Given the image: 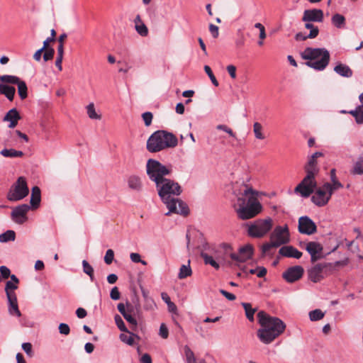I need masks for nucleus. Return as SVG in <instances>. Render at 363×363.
<instances>
[{
    "instance_id": "nucleus-1",
    "label": "nucleus",
    "mask_w": 363,
    "mask_h": 363,
    "mask_svg": "<svg viewBox=\"0 0 363 363\" xmlns=\"http://www.w3.org/2000/svg\"><path fill=\"white\" fill-rule=\"evenodd\" d=\"M212 253L222 269L226 267H238L243 272H267V269L262 267H253L251 261L253 255V247L247 244L239 248L238 252H234L232 247L228 244H223L218 247L212 245Z\"/></svg>"
},
{
    "instance_id": "nucleus-2",
    "label": "nucleus",
    "mask_w": 363,
    "mask_h": 363,
    "mask_svg": "<svg viewBox=\"0 0 363 363\" xmlns=\"http://www.w3.org/2000/svg\"><path fill=\"white\" fill-rule=\"evenodd\" d=\"M155 186L162 201L169 209L166 216L171 213L186 216L189 213L187 205L177 198L182 193V188L177 182L167 178Z\"/></svg>"
},
{
    "instance_id": "nucleus-3",
    "label": "nucleus",
    "mask_w": 363,
    "mask_h": 363,
    "mask_svg": "<svg viewBox=\"0 0 363 363\" xmlns=\"http://www.w3.org/2000/svg\"><path fill=\"white\" fill-rule=\"evenodd\" d=\"M237 201L233 206L241 220H247L255 217L262 209V206L257 199V191L251 187L245 186L242 192L237 194Z\"/></svg>"
},
{
    "instance_id": "nucleus-4",
    "label": "nucleus",
    "mask_w": 363,
    "mask_h": 363,
    "mask_svg": "<svg viewBox=\"0 0 363 363\" xmlns=\"http://www.w3.org/2000/svg\"><path fill=\"white\" fill-rule=\"evenodd\" d=\"M257 317L261 326L257 331V336L264 344L272 342L286 329V324L281 319L271 316L264 311L258 312Z\"/></svg>"
},
{
    "instance_id": "nucleus-5",
    "label": "nucleus",
    "mask_w": 363,
    "mask_h": 363,
    "mask_svg": "<svg viewBox=\"0 0 363 363\" xmlns=\"http://www.w3.org/2000/svg\"><path fill=\"white\" fill-rule=\"evenodd\" d=\"M301 57L307 60L306 65L317 71H323L328 65L330 59L329 51L325 48H306L301 53Z\"/></svg>"
},
{
    "instance_id": "nucleus-6",
    "label": "nucleus",
    "mask_w": 363,
    "mask_h": 363,
    "mask_svg": "<svg viewBox=\"0 0 363 363\" xmlns=\"http://www.w3.org/2000/svg\"><path fill=\"white\" fill-rule=\"evenodd\" d=\"M177 138L166 130H157L153 133L147 141V149L150 152L172 148L177 145Z\"/></svg>"
},
{
    "instance_id": "nucleus-7",
    "label": "nucleus",
    "mask_w": 363,
    "mask_h": 363,
    "mask_svg": "<svg viewBox=\"0 0 363 363\" xmlns=\"http://www.w3.org/2000/svg\"><path fill=\"white\" fill-rule=\"evenodd\" d=\"M146 172L149 179L157 185L167 179L165 177L171 173V169L159 161L150 159L147 162Z\"/></svg>"
},
{
    "instance_id": "nucleus-8",
    "label": "nucleus",
    "mask_w": 363,
    "mask_h": 363,
    "mask_svg": "<svg viewBox=\"0 0 363 363\" xmlns=\"http://www.w3.org/2000/svg\"><path fill=\"white\" fill-rule=\"evenodd\" d=\"M273 227L271 218L258 219L247 225L248 235L252 238H262L266 235Z\"/></svg>"
},
{
    "instance_id": "nucleus-9",
    "label": "nucleus",
    "mask_w": 363,
    "mask_h": 363,
    "mask_svg": "<svg viewBox=\"0 0 363 363\" xmlns=\"http://www.w3.org/2000/svg\"><path fill=\"white\" fill-rule=\"evenodd\" d=\"M29 194L26 179L19 177L11 186L6 198L10 201H18L23 199Z\"/></svg>"
},
{
    "instance_id": "nucleus-10",
    "label": "nucleus",
    "mask_w": 363,
    "mask_h": 363,
    "mask_svg": "<svg viewBox=\"0 0 363 363\" xmlns=\"http://www.w3.org/2000/svg\"><path fill=\"white\" fill-rule=\"evenodd\" d=\"M316 176L306 174L301 182L295 187L294 193L303 198L309 197L317 187Z\"/></svg>"
},
{
    "instance_id": "nucleus-11",
    "label": "nucleus",
    "mask_w": 363,
    "mask_h": 363,
    "mask_svg": "<svg viewBox=\"0 0 363 363\" xmlns=\"http://www.w3.org/2000/svg\"><path fill=\"white\" fill-rule=\"evenodd\" d=\"M350 263L349 258L345 257L343 259L334 262H322L317 264L311 272H328L331 271L343 270Z\"/></svg>"
},
{
    "instance_id": "nucleus-12",
    "label": "nucleus",
    "mask_w": 363,
    "mask_h": 363,
    "mask_svg": "<svg viewBox=\"0 0 363 363\" xmlns=\"http://www.w3.org/2000/svg\"><path fill=\"white\" fill-rule=\"evenodd\" d=\"M270 240L275 244V247L288 243L290 236L287 225L275 227L270 235Z\"/></svg>"
},
{
    "instance_id": "nucleus-13",
    "label": "nucleus",
    "mask_w": 363,
    "mask_h": 363,
    "mask_svg": "<svg viewBox=\"0 0 363 363\" xmlns=\"http://www.w3.org/2000/svg\"><path fill=\"white\" fill-rule=\"evenodd\" d=\"M213 250L211 244L203 243L201 247V257L203 258L205 264L210 265L214 270L222 269L211 252Z\"/></svg>"
},
{
    "instance_id": "nucleus-14",
    "label": "nucleus",
    "mask_w": 363,
    "mask_h": 363,
    "mask_svg": "<svg viewBox=\"0 0 363 363\" xmlns=\"http://www.w3.org/2000/svg\"><path fill=\"white\" fill-rule=\"evenodd\" d=\"M311 196V201L317 206H325L330 200L331 195L329 191L325 189L324 184L319 188L315 189Z\"/></svg>"
},
{
    "instance_id": "nucleus-15",
    "label": "nucleus",
    "mask_w": 363,
    "mask_h": 363,
    "mask_svg": "<svg viewBox=\"0 0 363 363\" xmlns=\"http://www.w3.org/2000/svg\"><path fill=\"white\" fill-rule=\"evenodd\" d=\"M323 157L321 152H315L308 157L307 162L304 165V170L306 174L317 176L320 172L318 166V159Z\"/></svg>"
},
{
    "instance_id": "nucleus-16",
    "label": "nucleus",
    "mask_w": 363,
    "mask_h": 363,
    "mask_svg": "<svg viewBox=\"0 0 363 363\" xmlns=\"http://www.w3.org/2000/svg\"><path fill=\"white\" fill-rule=\"evenodd\" d=\"M30 209L28 204L19 205L13 209L11 217L16 223L21 225L28 220L27 213Z\"/></svg>"
},
{
    "instance_id": "nucleus-17",
    "label": "nucleus",
    "mask_w": 363,
    "mask_h": 363,
    "mask_svg": "<svg viewBox=\"0 0 363 363\" xmlns=\"http://www.w3.org/2000/svg\"><path fill=\"white\" fill-rule=\"evenodd\" d=\"M298 231L305 235H313L317 231L315 223L308 216H301L298 219Z\"/></svg>"
},
{
    "instance_id": "nucleus-18",
    "label": "nucleus",
    "mask_w": 363,
    "mask_h": 363,
    "mask_svg": "<svg viewBox=\"0 0 363 363\" xmlns=\"http://www.w3.org/2000/svg\"><path fill=\"white\" fill-rule=\"evenodd\" d=\"M323 11L318 9L305 10L302 17L303 21L321 23L323 21Z\"/></svg>"
},
{
    "instance_id": "nucleus-19",
    "label": "nucleus",
    "mask_w": 363,
    "mask_h": 363,
    "mask_svg": "<svg viewBox=\"0 0 363 363\" xmlns=\"http://www.w3.org/2000/svg\"><path fill=\"white\" fill-rule=\"evenodd\" d=\"M306 250L311 256L313 262L316 261L321 255L323 247L317 242H309L306 247Z\"/></svg>"
},
{
    "instance_id": "nucleus-20",
    "label": "nucleus",
    "mask_w": 363,
    "mask_h": 363,
    "mask_svg": "<svg viewBox=\"0 0 363 363\" xmlns=\"http://www.w3.org/2000/svg\"><path fill=\"white\" fill-rule=\"evenodd\" d=\"M280 255L286 257H292L299 259L302 256V252L291 245H285L279 249Z\"/></svg>"
},
{
    "instance_id": "nucleus-21",
    "label": "nucleus",
    "mask_w": 363,
    "mask_h": 363,
    "mask_svg": "<svg viewBox=\"0 0 363 363\" xmlns=\"http://www.w3.org/2000/svg\"><path fill=\"white\" fill-rule=\"evenodd\" d=\"M7 298L9 301V311L10 314L12 315H16L18 317H20L21 315V313L18 309L16 294L8 292Z\"/></svg>"
},
{
    "instance_id": "nucleus-22",
    "label": "nucleus",
    "mask_w": 363,
    "mask_h": 363,
    "mask_svg": "<svg viewBox=\"0 0 363 363\" xmlns=\"http://www.w3.org/2000/svg\"><path fill=\"white\" fill-rule=\"evenodd\" d=\"M19 119L20 115L16 108L11 109L4 118V121L10 122L9 125L10 128H15Z\"/></svg>"
},
{
    "instance_id": "nucleus-23",
    "label": "nucleus",
    "mask_w": 363,
    "mask_h": 363,
    "mask_svg": "<svg viewBox=\"0 0 363 363\" xmlns=\"http://www.w3.org/2000/svg\"><path fill=\"white\" fill-rule=\"evenodd\" d=\"M350 172L352 175L363 174V155H359L352 163Z\"/></svg>"
},
{
    "instance_id": "nucleus-24",
    "label": "nucleus",
    "mask_w": 363,
    "mask_h": 363,
    "mask_svg": "<svg viewBox=\"0 0 363 363\" xmlns=\"http://www.w3.org/2000/svg\"><path fill=\"white\" fill-rule=\"evenodd\" d=\"M252 131L255 139L264 140L267 138V133L264 126L259 122H255L252 125Z\"/></svg>"
},
{
    "instance_id": "nucleus-25",
    "label": "nucleus",
    "mask_w": 363,
    "mask_h": 363,
    "mask_svg": "<svg viewBox=\"0 0 363 363\" xmlns=\"http://www.w3.org/2000/svg\"><path fill=\"white\" fill-rule=\"evenodd\" d=\"M134 23H135V28L137 33L143 36H147L148 34V29L145 24L142 21L140 16L137 15L136 17L134 19Z\"/></svg>"
},
{
    "instance_id": "nucleus-26",
    "label": "nucleus",
    "mask_w": 363,
    "mask_h": 363,
    "mask_svg": "<svg viewBox=\"0 0 363 363\" xmlns=\"http://www.w3.org/2000/svg\"><path fill=\"white\" fill-rule=\"evenodd\" d=\"M41 199L40 189L38 186H33L31 189L30 205L33 209L38 208Z\"/></svg>"
},
{
    "instance_id": "nucleus-27",
    "label": "nucleus",
    "mask_w": 363,
    "mask_h": 363,
    "mask_svg": "<svg viewBox=\"0 0 363 363\" xmlns=\"http://www.w3.org/2000/svg\"><path fill=\"white\" fill-rule=\"evenodd\" d=\"M334 71L340 76L347 78L351 77L353 74L352 70L350 67L342 63H338L334 67Z\"/></svg>"
},
{
    "instance_id": "nucleus-28",
    "label": "nucleus",
    "mask_w": 363,
    "mask_h": 363,
    "mask_svg": "<svg viewBox=\"0 0 363 363\" xmlns=\"http://www.w3.org/2000/svg\"><path fill=\"white\" fill-rule=\"evenodd\" d=\"M128 185L132 190L140 191L143 188V183L139 177L132 175L128 178Z\"/></svg>"
},
{
    "instance_id": "nucleus-29",
    "label": "nucleus",
    "mask_w": 363,
    "mask_h": 363,
    "mask_svg": "<svg viewBox=\"0 0 363 363\" xmlns=\"http://www.w3.org/2000/svg\"><path fill=\"white\" fill-rule=\"evenodd\" d=\"M16 89L4 84H0V94L4 95L10 101L13 100Z\"/></svg>"
},
{
    "instance_id": "nucleus-30",
    "label": "nucleus",
    "mask_w": 363,
    "mask_h": 363,
    "mask_svg": "<svg viewBox=\"0 0 363 363\" xmlns=\"http://www.w3.org/2000/svg\"><path fill=\"white\" fill-rule=\"evenodd\" d=\"M86 113L90 119L92 120H101V115L98 113L96 110L95 105L94 103L89 104L86 107Z\"/></svg>"
},
{
    "instance_id": "nucleus-31",
    "label": "nucleus",
    "mask_w": 363,
    "mask_h": 363,
    "mask_svg": "<svg viewBox=\"0 0 363 363\" xmlns=\"http://www.w3.org/2000/svg\"><path fill=\"white\" fill-rule=\"evenodd\" d=\"M332 23L337 28H343L345 26V18L344 16L335 13L332 16Z\"/></svg>"
},
{
    "instance_id": "nucleus-32",
    "label": "nucleus",
    "mask_w": 363,
    "mask_h": 363,
    "mask_svg": "<svg viewBox=\"0 0 363 363\" xmlns=\"http://www.w3.org/2000/svg\"><path fill=\"white\" fill-rule=\"evenodd\" d=\"M1 155L5 157H21L23 156V152L20 150L14 149H3L1 151Z\"/></svg>"
},
{
    "instance_id": "nucleus-33",
    "label": "nucleus",
    "mask_w": 363,
    "mask_h": 363,
    "mask_svg": "<svg viewBox=\"0 0 363 363\" xmlns=\"http://www.w3.org/2000/svg\"><path fill=\"white\" fill-rule=\"evenodd\" d=\"M349 113L354 117L357 123H363V106H358L355 110L350 111Z\"/></svg>"
},
{
    "instance_id": "nucleus-34",
    "label": "nucleus",
    "mask_w": 363,
    "mask_h": 363,
    "mask_svg": "<svg viewBox=\"0 0 363 363\" xmlns=\"http://www.w3.org/2000/svg\"><path fill=\"white\" fill-rule=\"evenodd\" d=\"M242 306H243L245 312V315L247 318L250 321H254V314L257 311V308H253L252 305L249 303H242Z\"/></svg>"
},
{
    "instance_id": "nucleus-35",
    "label": "nucleus",
    "mask_w": 363,
    "mask_h": 363,
    "mask_svg": "<svg viewBox=\"0 0 363 363\" xmlns=\"http://www.w3.org/2000/svg\"><path fill=\"white\" fill-rule=\"evenodd\" d=\"M324 187L329 191V194L332 196L335 191L342 188V184L338 180H335V182H331V183H325Z\"/></svg>"
},
{
    "instance_id": "nucleus-36",
    "label": "nucleus",
    "mask_w": 363,
    "mask_h": 363,
    "mask_svg": "<svg viewBox=\"0 0 363 363\" xmlns=\"http://www.w3.org/2000/svg\"><path fill=\"white\" fill-rule=\"evenodd\" d=\"M18 86V94L20 98L23 100L28 97V87L26 82L21 80L17 84Z\"/></svg>"
},
{
    "instance_id": "nucleus-37",
    "label": "nucleus",
    "mask_w": 363,
    "mask_h": 363,
    "mask_svg": "<svg viewBox=\"0 0 363 363\" xmlns=\"http://www.w3.org/2000/svg\"><path fill=\"white\" fill-rule=\"evenodd\" d=\"M305 22V28L306 29L310 30V33L308 35V38L313 39L318 36L319 30L318 28L314 26L310 21H304Z\"/></svg>"
},
{
    "instance_id": "nucleus-38",
    "label": "nucleus",
    "mask_w": 363,
    "mask_h": 363,
    "mask_svg": "<svg viewBox=\"0 0 363 363\" xmlns=\"http://www.w3.org/2000/svg\"><path fill=\"white\" fill-rule=\"evenodd\" d=\"M16 238V233L13 230H9L0 235V242H6L8 241H13Z\"/></svg>"
},
{
    "instance_id": "nucleus-39",
    "label": "nucleus",
    "mask_w": 363,
    "mask_h": 363,
    "mask_svg": "<svg viewBox=\"0 0 363 363\" xmlns=\"http://www.w3.org/2000/svg\"><path fill=\"white\" fill-rule=\"evenodd\" d=\"M0 80L4 83L17 84L21 79L13 75H3L0 77Z\"/></svg>"
},
{
    "instance_id": "nucleus-40",
    "label": "nucleus",
    "mask_w": 363,
    "mask_h": 363,
    "mask_svg": "<svg viewBox=\"0 0 363 363\" xmlns=\"http://www.w3.org/2000/svg\"><path fill=\"white\" fill-rule=\"evenodd\" d=\"M302 275L303 274H282L283 279L289 283L299 280Z\"/></svg>"
},
{
    "instance_id": "nucleus-41",
    "label": "nucleus",
    "mask_w": 363,
    "mask_h": 363,
    "mask_svg": "<svg viewBox=\"0 0 363 363\" xmlns=\"http://www.w3.org/2000/svg\"><path fill=\"white\" fill-rule=\"evenodd\" d=\"M311 320L316 321L321 320L324 317V313L320 309H315L309 313Z\"/></svg>"
},
{
    "instance_id": "nucleus-42",
    "label": "nucleus",
    "mask_w": 363,
    "mask_h": 363,
    "mask_svg": "<svg viewBox=\"0 0 363 363\" xmlns=\"http://www.w3.org/2000/svg\"><path fill=\"white\" fill-rule=\"evenodd\" d=\"M184 353L186 358L187 363H195L196 360L193 351L186 345L184 347Z\"/></svg>"
},
{
    "instance_id": "nucleus-43",
    "label": "nucleus",
    "mask_w": 363,
    "mask_h": 363,
    "mask_svg": "<svg viewBox=\"0 0 363 363\" xmlns=\"http://www.w3.org/2000/svg\"><path fill=\"white\" fill-rule=\"evenodd\" d=\"M204 70H205L206 73L207 74V75L209 77L212 84L214 86H218L219 85L218 82L216 79V77L214 76L211 67L208 65H205Z\"/></svg>"
},
{
    "instance_id": "nucleus-44",
    "label": "nucleus",
    "mask_w": 363,
    "mask_h": 363,
    "mask_svg": "<svg viewBox=\"0 0 363 363\" xmlns=\"http://www.w3.org/2000/svg\"><path fill=\"white\" fill-rule=\"evenodd\" d=\"M115 321H116V325L118 326V328H119L120 330L123 331V332H128L127 328L125 325L123 320H122V318H121L120 315H116L115 316Z\"/></svg>"
},
{
    "instance_id": "nucleus-45",
    "label": "nucleus",
    "mask_w": 363,
    "mask_h": 363,
    "mask_svg": "<svg viewBox=\"0 0 363 363\" xmlns=\"http://www.w3.org/2000/svg\"><path fill=\"white\" fill-rule=\"evenodd\" d=\"M114 259V252L113 250L109 249L106 251L104 256V262L106 264H111Z\"/></svg>"
},
{
    "instance_id": "nucleus-46",
    "label": "nucleus",
    "mask_w": 363,
    "mask_h": 363,
    "mask_svg": "<svg viewBox=\"0 0 363 363\" xmlns=\"http://www.w3.org/2000/svg\"><path fill=\"white\" fill-rule=\"evenodd\" d=\"M255 27L258 28L259 30V38L260 40H264L267 37L266 30L264 26L261 23H256Z\"/></svg>"
},
{
    "instance_id": "nucleus-47",
    "label": "nucleus",
    "mask_w": 363,
    "mask_h": 363,
    "mask_svg": "<svg viewBox=\"0 0 363 363\" xmlns=\"http://www.w3.org/2000/svg\"><path fill=\"white\" fill-rule=\"evenodd\" d=\"M130 258L133 262H135V263L140 262L144 265L147 264V262L145 260L141 259V257L138 253H136V252L130 253Z\"/></svg>"
},
{
    "instance_id": "nucleus-48",
    "label": "nucleus",
    "mask_w": 363,
    "mask_h": 363,
    "mask_svg": "<svg viewBox=\"0 0 363 363\" xmlns=\"http://www.w3.org/2000/svg\"><path fill=\"white\" fill-rule=\"evenodd\" d=\"M274 247H276L275 244L273 243V242L270 240L269 242L264 243L262 246V254H268V253H269L271 249L274 248Z\"/></svg>"
},
{
    "instance_id": "nucleus-49",
    "label": "nucleus",
    "mask_w": 363,
    "mask_h": 363,
    "mask_svg": "<svg viewBox=\"0 0 363 363\" xmlns=\"http://www.w3.org/2000/svg\"><path fill=\"white\" fill-rule=\"evenodd\" d=\"M142 117L146 126L151 125L153 118L152 113L151 112H145L143 113Z\"/></svg>"
},
{
    "instance_id": "nucleus-50",
    "label": "nucleus",
    "mask_w": 363,
    "mask_h": 363,
    "mask_svg": "<svg viewBox=\"0 0 363 363\" xmlns=\"http://www.w3.org/2000/svg\"><path fill=\"white\" fill-rule=\"evenodd\" d=\"M17 284L13 283L12 281H8L6 282V288H5V290H6V296H8V292L9 293H14L13 290H15L16 289H17Z\"/></svg>"
},
{
    "instance_id": "nucleus-51",
    "label": "nucleus",
    "mask_w": 363,
    "mask_h": 363,
    "mask_svg": "<svg viewBox=\"0 0 363 363\" xmlns=\"http://www.w3.org/2000/svg\"><path fill=\"white\" fill-rule=\"evenodd\" d=\"M58 328L60 333L62 335H67L70 333V328L66 323H60Z\"/></svg>"
},
{
    "instance_id": "nucleus-52",
    "label": "nucleus",
    "mask_w": 363,
    "mask_h": 363,
    "mask_svg": "<svg viewBox=\"0 0 363 363\" xmlns=\"http://www.w3.org/2000/svg\"><path fill=\"white\" fill-rule=\"evenodd\" d=\"M160 335L164 339H167L169 336V330L164 323H162L160 327Z\"/></svg>"
},
{
    "instance_id": "nucleus-53",
    "label": "nucleus",
    "mask_w": 363,
    "mask_h": 363,
    "mask_svg": "<svg viewBox=\"0 0 363 363\" xmlns=\"http://www.w3.org/2000/svg\"><path fill=\"white\" fill-rule=\"evenodd\" d=\"M22 349L29 356L33 357V352L32 350V345L29 342H25L22 344Z\"/></svg>"
},
{
    "instance_id": "nucleus-54",
    "label": "nucleus",
    "mask_w": 363,
    "mask_h": 363,
    "mask_svg": "<svg viewBox=\"0 0 363 363\" xmlns=\"http://www.w3.org/2000/svg\"><path fill=\"white\" fill-rule=\"evenodd\" d=\"M120 339L122 342L127 343L129 345H133L134 344V338L132 336H128L125 334H121L120 335Z\"/></svg>"
},
{
    "instance_id": "nucleus-55",
    "label": "nucleus",
    "mask_w": 363,
    "mask_h": 363,
    "mask_svg": "<svg viewBox=\"0 0 363 363\" xmlns=\"http://www.w3.org/2000/svg\"><path fill=\"white\" fill-rule=\"evenodd\" d=\"M309 274L308 279L314 283L318 282L324 278L323 274Z\"/></svg>"
},
{
    "instance_id": "nucleus-56",
    "label": "nucleus",
    "mask_w": 363,
    "mask_h": 363,
    "mask_svg": "<svg viewBox=\"0 0 363 363\" xmlns=\"http://www.w3.org/2000/svg\"><path fill=\"white\" fill-rule=\"evenodd\" d=\"M124 318L131 325H133L134 327H136L137 325V320L133 316V314L128 313V312L123 315Z\"/></svg>"
},
{
    "instance_id": "nucleus-57",
    "label": "nucleus",
    "mask_w": 363,
    "mask_h": 363,
    "mask_svg": "<svg viewBox=\"0 0 363 363\" xmlns=\"http://www.w3.org/2000/svg\"><path fill=\"white\" fill-rule=\"evenodd\" d=\"M226 69L230 76V77L233 79H235L237 77L236 74V67L233 65H228L226 67Z\"/></svg>"
},
{
    "instance_id": "nucleus-58",
    "label": "nucleus",
    "mask_w": 363,
    "mask_h": 363,
    "mask_svg": "<svg viewBox=\"0 0 363 363\" xmlns=\"http://www.w3.org/2000/svg\"><path fill=\"white\" fill-rule=\"evenodd\" d=\"M45 52L43 55V59L45 61H48L51 59H52L53 56H54V53H55V50L54 49L52 48H50V49H46L45 50Z\"/></svg>"
},
{
    "instance_id": "nucleus-59",
    "label": "nucleus",
    "mask_w": 363,
    "mask_h": 363,
    "mask_svg": "<svg viewBox=\"0 0 363 363\" xmlns=\"http://www.w3.org/2000/svg\"><path fill=\"white\" fill-rule=\"evenodd\" d=\"M219 292L229 301H234L236 299V296L234 294L229 293L225 290L220 289Z\"/></svg>"
},
{
    "instance_id": "nucleus-60",
    "label": "nucleus",
    "mask_w": 363,
    "mask_h": 363,
    "mask_svg": "<svg viewBox=\"0 0 363 363\" xmlns=\"http://www.w3.org/2000/svg\"><path fill=\"white\" fill-rule=\"evenodd\" d=\"M209 31L211 32L212 36L214 38H218V36L219 35V32H218V27L217 26H215L213 24H210L209 25Z\"/></svg>"
},
{
    "instance_id": "nucleus-61",
    "label": "nucleus",
    "mask_w": 363,
    "mask_h": 363,
    "mask_svg": "<svg viewBox=\"0 0 363 363\" xmlns=\"http://www.w3.org/2000/svg\"><path fill=\"white\" fill-rule=\"evenodd\" d=\"M110 296L113 300H118L120 298V292L116 286L111 289Z\"/></svg>"
},
{
    "instance_id": "nucleus-62",
    "label": "nucleus",
    "mask_w": 363,
    "mask_h": 363,
    "mask_svg": "<svg viewBox=\"0 0 363 363\" xmlns=\"http://www.w3.org/2000/svg\"><path fill=\"white\" fill-rule=\"evenodd\" d=\"M76 314L79 318H84L86 316V311L83 308H78L76 311Z\"/></svg>"
},
{
    "instance_id": "nucleus-63",
    "label": "nucleus",
    "mask_w": 363,
    "mask_h": 363,
    "mask_svg": "<svg viewBox=\"0 0 363 363\" xmlns=\"http://www.w3.org/2000/svg\"><path fill=\"white\" fill-rule=\"evenodd\" d=\"M245 39L244 35L242 34L240 38L235 40V46L238 48H242L245 45Z\"/></svg>"
},
{
    "instance_id": "nucleus-64",
    "label": "nucleus",
    "mask_w": 363,
    "mask_h": 363,
    "mask_svg": "<svg viewBox=\"0 0 363 363\" xmlns=\"http://www.w3.org/2000/svg\"><path fill=\"white\" fill-rule=\"evenodd\" d=\"M140 362L142 363H152V358L150 354L145 353L142 356Z\"/></svg>"
}]
</instances>
